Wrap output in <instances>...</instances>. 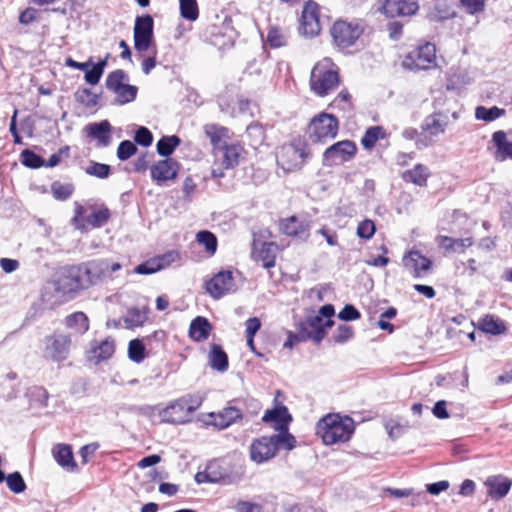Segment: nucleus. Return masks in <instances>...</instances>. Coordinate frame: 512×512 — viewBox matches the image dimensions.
<instances>
[{"label": "nucleus", "mask_w": 512, "mask_h": 512, "mask_svg": "<svg viewBox=\"0 0 512 512\" xmlns=\"http://www.w3.org/2000/svg\"><path fill=\"white\" fill-rule=\"evenodd\" d=\"M406 267H410L414 271V277L420 278L428 273L431 269L432 262L423 256L419 251H410L404 258Z\"/></svg>", "instance_id": "4be33fe9"}, {"label": "nucleus", "mask_w": 512, "mask_h": 512, "mask_svg": "<svg viewBox=\"0 0 512 512\" xmlns=\"http://www.w3.org/2000/svg\"><path fill=\"white\" fill-rule=\"evenodd\" d=\"M137 152V146L130 140L120 142L117 148V157L121 161H126Z\"/></svg>", "instance_id": "4d7b16f0"}, {"label": "nucleus", "mask_w": 512, "mask_h": 512, "mask_svg": "<svg viewBox=\"0 0 512 512\" xmlns=\"http://www.w3.org/2000/svg\"><path fill=\"white\" fill-rule=\"evenodd\" d=\"M128 81V74L125 71L118 69L108 74L106 78V87L115 93L118 92L119 89Z\"/></svg>", "instance_id": "58836bf2"}, {"label": "nucleus", "mask_w": 512, "mask_h": 512, "mask_svg": "<svg viewBox=\"0 0 512 512\" xmlns=\"http://www.w3.org/2000/svg\"><path fill=\"white\" fill-rule=\"evenodd\" d=\"M361 317L360 312L351 304H347L339 312L338 318L343 321H353Z\"/></svg>", "instance_id": "052dcab7"}, {"label": "nucleus", "mask_w": 512, "mask_h": 512, "mask_svg": "<svg viewBox=\"0 0 512 512\" xmlns=\"http://www.w3.org/2000/svg\"><path fill=\"white\" fill-rule=\"evenodd\" d=\"M146 320V315L138 308H131L127 311L124 317V322L127 327H138L141 326Z\"/></svg>", "instance_id": "5fc2aeb1"}, {"label": "nucleus", "mask_w": 512, "mask_h": 512, "mask_svg": "<svg viewBox=\"0 0 512 512\" xmlns=\"http://www.w3.org/2000/svg\"><path fill=\"white\" fill-rule=\"evenodd\" d=\"M151 155H149L147 152L142 153L137 160L134 163V170L136 172H144L149 167V164L151 162Z\"/></svg>", "instance_id": "774afa93"}, {"label": "nucleus", "mask_w": 512, "mask_h": 512, "mask_svg": "<svg viewBox=\"0 0 512 512\" xmlns=\"http://www.w3.org/2000/svg\"><path fill=\"white\" fill-rule=\"evenodd\" d=\"M316 430L326 445H333L348 441L354 427L350 418L342 420L338 415L329 414L317 423Z\"/></svg>", "instance_id": "20e7f679"}, {"label": "nucleus", "mask_w": 512, "mask_h": 512, "mask_svg": "<svg viewBox=\"0 0 512 512\" xmlns=\"http://www.w3.org/2000/svg\"><path fill=\"white\" fill-rule=\"evenodd\" d=\"M505 114V110L498 108L497 106H493L490 108H486L484 106H478L475 110V117L478 120H483L486 122H491Z\"/></svg>", "instance_id": "79ce46f5"}, {"label": "nucleus", "mask_w": 512, "mask_h": 512, "mask_svg": "<svg viewBox=\"0 0 512 512\" xmlns=\"http://www.w3.org/2000/svg\"><path fill=\"white\" fill-rule=\"evenodd\" d=\"M121 269V264L107 259L92 260L68 268L57 282V290L63 293L76 292L97 285Z\"/></svg>", "instance_id": "f257e3e1"}, {"label": "nucleus", "mask_w": 512, "mask_h": 512, "mask_svg": "<svg viewBox=\"0 0 512 512\" xmlns=\"http://www.w3.org/2000/svg\"><path fill=\"white\" fill-rule=\"evenodd\" d=\"M485 485L489 488L488 495L495 500L505 497L511 488V481L501 475L488 477Z\"/></svg>", "instance_id": "b1692460"}, {"label": "nucleus", "mask_w": 512, "mask_h": 512, "mask_svg": "<svg viewBox=\"0 0 512 512\" xmlns=\"http://www.w3.org/2000/svg\"><path fill=\"white\" fill-rule=\"evenodd\" d=\"M85 172L99 179H106L111 173V168L107 164L91 161L85 168Z\"/></svg>", "instance_id": "09e8293b"}, {"label": "nucleus", "mask_w": 512, "mask_h": 512, "mask_svg": "<svg viewBox=\"0 0 512 512\" xmlns=\"http://www.w3.org/2000/svg\"><path fill=\"white\" fill-rule=\"evenodd\" d=\"M217 151L222 153V164L228 169L238 165L243 149L238 144H224Z\"/></svg>", "instance_id": "2f4dec72"}, {"label": "nucleus", "mask_w": 512, "mask_h": 512, "mask_svg": "<svg viewBox=\"0 0 512 512\" xmlns=\"http://www.w3.org/2000/svg\"><path fill=\"white\" fill-rule=\"evenodd\" d=\"M51 190L54 198L57 200H66L72 195L74 187L69 183L62 184L60 182H54L51 186Z\"/></svg>", "instance_id": "6e6d98bb"}, {"label": "nucleus", "mask_w": 512, "mask_h": 512, "mask_svg": "<svg viewBox=\"0 0 512 512\" xmlns=\"http://www.w3.org/2000/svg\"><path fill=\"white\" fill-rule=\"evenodd\" d=\"M214 418L213 424L219 429H224L234 423L237 419L241 418V412L236 407L224 408L218 414H211Z\"/></svg>", "instance_id": "c756f323"}, {"label": "nucleus", "mask_w": 512, "mask_h": 512, "mask_svg": "<svg viewBox=\"0 0 512 512\" xmlns=\"http://www.w3.org/2000/svg\"><path fill=\"white\" fill-rule=\"evenodd\" d=\"M296 439L292 434H273L255 439L250 446L251 460L263 463L272 459L278 450H292Z\"/></svg>", "instance_id": "f03ea898"}, {"label": "nucleus", "mask_w": 512, "mask_h": 512, "mask_svg": "<svg viewBox=\"0 0 512 512\" xmlns=\"http://www.w3.org/2000/svg\"><path fill=\"white\" fill-rule=\"evenodd\" d=\"M208 358L209 364L214 370L225 372L228 369V356L220 345H211Z\"/></svg>", "instance_id": "7c9ffc66"}, {"label": "nucleus", "mask_w": 512, "mask_h": 512, "mask_svg": "<svg viewBox=\"0 0 512 512\" xmlns=\"http://www.w3.org/2000/svg\"><path fill=\"white\" fill-rule=\"evenodd\" d=\"M311 91L319 97H325L340 84V77L335 64L328 58L314 65L309 80Z\"/></svg>", "instance_id": "7ed1b4c3"}, {"label": "nucleus", "mask_w": 512, "mask_h": 512, "mask_svg": "<svg viewBox=\"0 0 512 512\" xmlns=\"http://www.w3.org/2000/svg\"><path fill=\"white\" fill-rule=\"evenodd\" d=\"M100 95L93 93L88 88H78L75 92V99L86 108H94L98 105Z\"/></svg>", "instance_id": "ea45409f"}, {"label": "nucleus", "mask_w": 512, "mask_h": 512, "mask_svg": "<svg viewBox=\"0 0 512 512\" xmlns=\"http://www.w3.org/2000/svg\"><path fill=\"white\" fill-rule=\"evenodd\" d=\"M110 210L107 207L94 209L86 218V222L94 228L102 227L110 218Z\"/></svg>", "instance_id": "37998d69"}, {"label": "nucleus", "mask_w": 512, "mask_h": 512, "mask_svg": "<svg viewBox=\"0 0 512 512\" xmlns=\"http://www.w3.org/2000/svg\"><path fill=\"white\" fill-rule=\"evenodd\" d=\"M261 322L257 317L249 318L246 321V338H254L255 334L259 331Z\"/></svg>", "instance_id": "338daca9"}, {"label": "nucleus", "mask_w": 512, "mask_h": 512, "mask_svg": "<svg viewBox=\"0 0 512 512\" xmlns=\"http://www.w3.org/2000/svg\"><path fill=\"white\" fill-rule=\"evenodd\" d=\"M154 21L150 15L138 16L134 25V47L138 52H146L153 41Z\"/></svg>", "instance_id": "9b49d317"}, {"label": "nucleus", "mask_w": 512, "mask_h": 512, "mask_svg": "<svg viewBox=\"0 0 512 512\" xmlns=\"http://www.w3.org/2000/svg\"><path fill=\"white\" fill-rule=\"evenodd\" d=\"M207 292L214 298H220L234 290V279L231 271L217 273L206 284Z\"/></svg>", "instance_id": "4468645a"}, {"label": "nucleus", "mask_w": 512, "mask_h": 512, "mask_svg": "<svg viewBox=\"0 0 512 512\" xmlns=\"http://www.w3.org/2000/svg\"><path fill=\"white\" fill-rule=\"evenodd\" d=\"M180 400L185 403L187 410L191 414L201 406L203 398L200 395H187L181 397Z\"/></svg>", "instance_id": "e2e57ef3"}, {"label": "nucleus", "mask_w": 512, "mask_h": 512, "mask_svg": "<svg viewBox=\"0 0 512 512\" xmlns=\"http://www.w3.org/2000/svg\"><path fill=\"white\" fill-rule=\"evenodd\" d=\"M320 31V23L316 5L308 3L304 6L301 15L300 32L306 36H315Z\"/></svg>", "instance_id": "f3484780"}, {"label": "nucleus", "mask_w": 512, "mask_h": 512, "mask_svg": "<svg viewBox=\"0 0 512 512\" xmlns=\"http://www.w3.org/2000/svg\"><path fill=\"white\" fill-rule=\"evenodd\" d=\"M262 420L266 423H273V428L277 431L276 434H290L289 423L292 421V416L286 406L279 405L267 410Z\"/></svg>", "instance_id": "ddd939ff"}, {"label": "nucleus", "mask_w": 512, "mask_h": 512, "mask_svg": "<svg viewBox=\"0 0 512 512\" xmlns=\"http://www.w3.org/2000/svg\"><path fill=\"white\" fill-rule=\"evenodd\" d=\"M21 162L24 166L37 169L45 165L44 159L29 149L21 153Z\"/></svg>", "instance_id": "8fccbe9b"}, {"label": "nucleus", "mask_w": 512, "mask_h": 512, "mask_svg": "<svg viewBox=\"0 0 512 512\" xmlns=\"http://www.w3.org/2000/svg\"><path fill=\"white\" fill-rule=\"evenodd\" d=\"M7 487L14 493L19 494L25 491L26 484L19 472H13L8 476H5Z\"/></svg>", "instance_id": "3c124183"}, {"label": "nucleus", "mask_w": 512, "mask_h": 512, "mask_svg": "<svg viewBox=\"0 0 512 512\" xmlns=\"http://www.w3.org/2000/svg\"><path fill=\"white\" fill-rule=\"evenodd\" d=\"M128 356L135 363H140L145 359V346L139 339H133L128 345Z\"/></svg>", "instance_id": "de8ad7c7"}, {"label": "nucleus", "mask_w": 512, "mask_h": 512, "mask_svg": "<svg viewBox=\"0 0 512 512\" xmlns=\"http://www.w3.org/2000/svg\"><path fill=\"white\" fill-rule=\"evenodd\" d=\"M84 130L88 137L97 141V147H108L112 142V127L108 120L90 123Z\"/></svg>", "instance_id": "dca6fc26"}, {"label": "nucleus", "mask_w": 512, "mask_h": 512, "mask_svg": "<svg viewBox=\"0 0 512 512\" xmlns=\"http://www.w3.org/2000/svg\"><path fill=\"white\" fill-rule=\"evenodd\" d=\"M447 124V116L435 113L425 118L422 128L431 135L436 136L444 133Z\"/></svg>", "instance_id": "473e14b6"}, {"label": "nucleus", "mask_w": 512, "mask_h": 512, "mask_svg": "<svg viewBox=\"0 0 512 512\" xmlns=\"http://www.w3.org/2000/svg\"><path fill=\"white\" fill-rule=\"evenodd\" d=\"M71 346V337L66 334L55 333L45 338L44 356L53 361H63L68 357Z\"/></svg>", "instance_id": "9d476101"}, {"label": "nucleus", "mask_w": 512, "mask_h": 512, "mask_svg": "<svg viewBox=\"0 0 512 512\" xmlns=\"http://www.w3.org/2000/svg\"><path fill=\"white\" fill-rule=\"evenodd\" d=\"M115 351V343L111 338H106L100 342L93 341L90 343L89 360L96 364L102 360L110 358Z\"/></svg>", "instance_id": "412c9836"}, {"label": "nucleus", "mask_w": 512, "mask_h": 512, "mask_svg": "<svg viewBox=\"0 0 512 512\" xmlns=\"http://www.w3.org/2000/svg\"><path fill=\"white\" fill-rule=\"evenodd\" d=\"M178 258V253L171 251L167 254L163 255L158 259V263L154 266L152 263L146 262L139 264L135 268V272L142 275L152 274L166 266H168L171 262H174Z\"/></svg>", "instance_id": "c85d7f7f"}, {"label": "nucleus", "mask_w": 512, "mask_h": 512, "mask_svg": "<svg viewBox=\"0 0 512 512\" xmlns=\"http://www.w3.org/2000/svg\"><path fill=\"white\" fill-rule=\"evenodd\" d=\"M68 328L74 329L79 334H84L89 329V319L83 312H75L65 319Z\"/></svg>", "instance_id": "e433bc0d"}, {"label": "nucleus", "mask_w": 512, "mask_h": 512, "mask_svg": "<svg viewBox=\"0 0 512 512\" xmlns=\"http://www.w3.org/2000/svg\"><path fill=\"white\" fill-rule=\"evenodd\" d=\"M353 328L349 325L343 324L337 328V333L334 336V340L337 343H344L353 336Z\"/></svg>", "instance_id": "680f3d73"}, {"label": "nucleus", "mask_w": 512, "mask_h": 512, "mask_svg": "<svg viewBox=\"0 0 512 512\" xmlns=\"http://www.w3.org/2000/svg\"><path fill=\"white\" fill-rule=\"evenodd\" d=\"M280 230L288 236L306 237L308 225L295 216H291L280 222Z\"/></svg>", "instance_id": "cd10ccee"}, {"label": "nucleus", "mask_w": 512, "mask_h": 512, "mask_svg": "<svg viewBox=\"0 0 512 512\" xmlns=\"http://www.w3.org/2000/svg\"><path fill=\"white\" fill-rule=\"evenodd\" d=\"M301 326L302 339H311L319 344L325 336V327H331L333 321L328 319L324 322L321 315L316 314L308 316L304 322L299 323Z\"/></svg>", "instance_id": "f8f14e48"}, {"label": "nucleus", "mask_w": 512, "mask_h": 512, "mask_svg": "<svg viewBox=\"0 0 512 512\" xmlns=\"http://www.w3.org/2000/svg\"><path fill=\"white\" fill-rule=\"evenodd\" d=\"M492 141L496 146L494 157L497 161L512 159V142L507 139L504 131H496L492 135Z\"/></svg>", "instance_id": "393cba45"}, {"label": "nucleus", "mask_w": 512, "mask_h": 512, "mask_svg": "<svg viewBox=\"0 0 512 512\" xmlns=\"http://www.w3.org/2000/svg\"><path fill=\"white\" fill-rule=\"evenodd\" d=\"M364 28L358 21L337 20L330 33L334 43L340 48H348L355 44L363 34Z\"/></svg>", "instance_id": "39448f33"}, {"label": "nucleus", "mask_w": 512, "mask_h": 512, "mask_svg": "<svg viewBox=\"0 0 512 512\" xmlns=\"http://www.w3.org/2000/svg\"><path fill=\"white\" fill-rule=\"evenodd\" d=\"M103 73L93 64L85 70V81L91 85L99 83Z\"/></svg>", "instance_id": "0e129e2a"}, {"label": "nucleus", "mask_w": 512, "mask_h": 512, "mask_svg": "<svg viewBox=\"0 0 512 512\" xmlns=\"http://www.w3.org/2000/svg\"><path fill=\"white\" fill-rule=\"evenodd\" d=\"M181 140L178 136H163L156 144L157 152L161 156L168 157L180 145Z\"/></svg>", "instance_id": "4c0bfd02"}, {"label": "nucleus", "mask_w": 512, "mask_h": 512, "mask_svg": "<svg viewBox=\"0 0 512 512\" xmlns=\"http://www.w3.org/2000/svg\"><path fill=\"white\" fill-rule=\"evenodd\" d=\"M204 132L206 136L210 139V142L213 145L214 150L217 151L223 146L221 145V141L224 137H226L228 129L218 124H206L204 126Z\"/></svg>", "instance_id": "c9c22d12"}, {"label": "nucleus", "mask_w": 512, "mask_h": 512, "mask_svg": "<svg viewBox=\"0 0 512 512\" xmlns=\"http://www.w3.org/2000/svg\"><path fill=\"white\" fill-rule=\"evenodd\" d=\"M56 462L68 472H77L78 466L74 460L71 446L67 444H57L52 449Z\"/></svg>", "instance_id": "5701e85b"}, {"label": "nucleus", "mask_w": 512, "mask_h": 512, "mask_svg": "<svg viewBox=\"0 0 512 512\" xmlns=\"http://www.w3.org/2000/svg\"><path fill=\"white\" fill-rule=\"evenodd\" d=\"M461 3L470 14L482 11L485 6V0H461Z\"/></svg>", "instance_id": "69168bd1"}, {"label": "nucleus", "mask_w": 512, "mask_h": 512, "mask_svg": "<svg viewBox=\"0 0 512 512\" xmlns=\"http://www.w3.org/2000/svg\"><path fill=\"white\" fill-rule=\"evenodd\" d=\"M134 140L137 144L148 147L153 142V135L148 128L141 126L136 130Z\"/></svg>", "instance_id": "bf43d9fd"}, {"label": "nucleus", "mask_w": 512, "mask_h": 512, "mask_svg": "<svg viewBox=\"0 0 512 512\" xmlns=\"http://www.w3.org/2000/svg\"><path fill=\"white\" fill-rule=\"evenodd\" d=\"M419 5L411 0H385L382 5V11L387 17H401L415 14Z\"/></svg>", "instance_id": "2eb2a0df"}, {"label": "nucleus", "mask_w": 512, "mask_h": 512, "mask_svg": "<svg viewBox=\"0 0 512 512\" xmlns=\"http://www.w3.org/2000/svg\"><path fill=\"white\" fill-rule=\"evenodd\" d=\"M208 468H211L212 483H222L224 485L232 484L236 481L235 475H233L228 467L223 465L220 460H213L208 463Z\"/></svg>", "instance_id": "bb28decb"}, {"label": "nucleus", "mask_w": 512, "mask_h": 512, "mask_svg": "<svg viewBox=\"0 0 512 512\" xmlns=\"http://www.w3.org/2000/svg\"><path fill=\"white\" fill-rule=\"evenodd\" d=\"M180 13L184 19L195 21L199 16L198 4L196 0H179Z\"/></svg>", "instance_id": "a18cd8bd"}, {"label": "nucleus", "mask_w": 512, "mask_h": 512, "mask_svg": "<svg viewBox=\"0 0 512 512\" xmlns=\"http://www.w3.org/2000/svg\"><path fill=\"white\" fill-rule=\"evenodd\" d=\"M479 327L483 332L492 335H500L506 331L504 322L493 315L483 317L479 321Z\"/></svg>", "instance_id": "72a5a7b5"}, {"label": "nucleus", "mask_w": 512, "mask_h": 512, "mask_svg": "<svg viewBox=\"0 0 512 512\" xmlns=\"http://www.w3.org/2000/svg\"><path fill=\"white\" fill-rule=\"evenodd\" d=\"M330 107L337 108L342 111H349L352 109L351 95L347 89H343L330 103Z\"/></svg>", "instance_id": "864d4df0"}, {"label": "nucleus", "mask_w": 512, "mask_h": 512, "mask_svg": "<svg viewBox=\"0 0 512 512\" xmlns=\"http://www.w3.org/2000/svg\"><path fill=\"white\" fill-rule=\"evenodd\" d=\"M384 131L380 126L369 127L361 139V144L366 149L374 147L379 138L383 137Z\"/></svg>", "instance_id": "49530a36"}, {"label": "nucleus", "mask_w": 512, "mask_h": 512, "mask_svg": "<svg viewBox=\"0 0 512 512\" xmlns=\"http://www.w3.org/2000/svg\"><path fill=\"white\" fill-rule=\"evenodd\" d=\"M429 170L422 164H417L413 169L403 173V179L418 186H426Z\"/></svg>", "instance_id": "f704fd0d"}, {"label": "nucleus", "mask_w": 512, "mask_h": 512, "mask_svg": "<svg viewBox=\"0 0 512 512\" xmlns=\"http://www.w3.org/2000/svg\"><path fill=\"white\" fill-rule=\"evenodd\" d=\"M375 223L370 219L360 222L357 227V235L362 239H370L375 233Z\"/></svg>", "instance_id": "13d9d810"}, {"label": "nucleus", "mask_w": 512, "mask_h": 512, "mask_svg": "<svg viewBox=\"0 0 512 512\" xmlns=\"http://www.w3.org/2000/svg\"><path fill=\"white\" fill-rule=\"evenodd\" d=\"M356 152L357 147L353 141H339L324 151L323 165L335 166L350 161L355 156Z\"/></svg>", "instance_id": "1a4fd4ad"}, {"label": "nucleus", "mask_w": 512, "mask_h": 512, "mask_svg": "<svg viewBox=\"0 0 512 512\" xmlns=\"http://www.w3.org/2000/svg\"><path fill=\"white\" fill-rule=\"evenodd\" d=\"M199 244L203 245L208 254L213 255L217 250L216 236L207 230L199 231L196 235Z\"/></svg>", "instance_id": "c03bdc74"}, {"label": "nucleus", "mask_w": 512, "mask_h": 512, "mask_svg": "<svg viewBox=\"0 0 512 512\" xmlns=\"http://www.w3.org/2000/svg\"><path fill=\"white\" fill-rule=\"evenodd\" d=\"M212 326L207 318L197 316L190 323L189 336L197 342L208 339Z\"/></svg>", "instance_id": "a878e982"}, {"label": "nucleus", "mask_w": 512, "mask_h": 512, "mask_svg": "<svg viewBox=\"0 0 512 512\" xmlns=\"http://www.w3.org/2000/svg\"><path fill=\"white\" fill-rule=\"evenodd\" d=\"M190 413L185 406V403L177 399L160 412V417L163 422L172 424L185 423Z\"/></svg>", "instance_id": "6ab92c4d"}, {"label": "nucleus", "mask_w": 512, "mask_h": 512, "mask_svg": "<svg viewBox=\"0 0 512 512\" xmlns=\"http://www.w3.org/2000/svg\"><path fill=\"white\" fill-rule=\"evenodd\" d=\"M288 36L287 33L276 26L270 27L267 34V43L271 48H280L287 44Z\"/></svg>", "instance_id": "a19ab883"}, {"label": "nucleus", "mask_w": 512, "mask_h": 512, "mask_svg": "<svg viewBox=\"0 0 512 512\" xmlns=\"http://www.w3.org/2000/svg\"><path fill=\"white\" fill-rule=\"evenodd\" d=\"M138 88L134 85L125 83L118 92H115L117 101L120 104L130 103L135 100Z\"/></svg>", "instance_id": "603ef678"}, {"label": "nucleus", "mask_w": 512, "mask_h": 512, "mask_svg": "<svg viewBox=\"0 0 512 512\" xmlns=\"http://www.w3.org/2000/svg\"><path fill=\"white\" fill-rule=\"evenodd\" d=\"M436 47L425 43L411 51L404 59L403 65L411 70H427L435 66Z\"/></svg>", "instance_id": "0eeeda50"}, {"label": "nucleus", "mask_w": 512, "mask_h": 512, "mask_svg": "<svg viewBox=\"0 0 512 512\" xmlns=\"http://www.w3.org/2000/svg\"><path fill=\"white\" fill-rule=\"evenodd\" d=\"M339 129L337 118L325 112L315 116L309 125L310 138L315 142H323L334 138Z\"/></svg>", "instance_id": "423d86ee"}, {"label": "nucleus", "mask_w": 512, "mask_h": 512, "mask_svg": "<svg viewBox=\"0 0 512 512\" xmlns=\"http://www.w3.org/2000/svg\"><path fill=\"white\" fill-rule=\"evenodd\" d=\"M307 157L308 153L303 146L287 144L280 148L277 162L285 171H294L304 165Z\"/></svg>", "instance_id": "6e6552de"}, {"label": "nucleus", "mask_w": 512, "mask_h": 512, "mask_svg": "<svg viewBox=\"0 0 512 512\" xmlns=\"http://www.w3.org/2000/svg\"><path fill=\"white\" fill-rule=\"evenodd\" d=\"M178 164L172 158L158 161L151 167V178L153 181L161 184L168 180H172L177 175Z\"/></svg>", "instance_id": "a211bd4d"}, {"label": "nucleus", "mask_w": 512, "mask_h": 512, "mask_svg": "<svg viewBox=\"0 0 512 512\" xmlns=\"http://www.w3.org/2000/svg\"><path fill=\"white\" fill-rule=\"evenodd\" d=\"M276 249L273 242H262L258 248V243L254 241L252 255L256 261L262 262L264 268L269 269L275 266Z\"/></svg>", "instance_id": "aec40b11"}]
</instances>
